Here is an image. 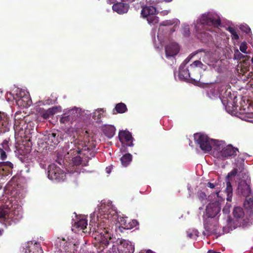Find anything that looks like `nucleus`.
Wrapping results in <instances>:
<instances>
[{
    "label": "nucleus",
    "instance_id": "nucleus-1",
    "mask_svg": "<svg viewBox=\"0 0 253 253\" xmlns=\"http://www.w3.org/2000/svg\"><path fill=\"white\" fill-rule=\"evenodd\" d=\"M89 226L93 236L99 244L100 251H103L110 242L113 241L112 227L116 220L125 229H131L126 219L119 217L115 208L109 200H103L94 212L90 215Z\"/></svg>",
    "mask_w": 253,
    "mask_h": 253
},
{
    "label": "nucleus",
    "instance_id": "nucleus-2",
    "mask_svg": "<svg viewBox=\"0 0 253 253\" xmlns=\"http://www.w3.org/2000/svg\"><path fill=\"white\" fill-rule=\"evenodd\" d=\"M220 200L214 203H210L207 207L206 214L207 218L204 219V227L209 234H220L221 227L217 224L216 219L214 217L220 211Z\"/></svg>",
    "mask_w": 253,
    "mask_h": 253
},
{
    "label": "nucleus",
    "instance_id": "nucleus-3",
    "mask_svg": "<svg viewBox=\"0 0 253 253\" xmlns=\"http://www.w3.org/2000/svg\"><path fill=\"white\" fill-rule=\"evenodd\" d=\"M238 149L231 145H226L224 142L217 141L214 143L213 156L217 159L224 160L237 154Z\"/></svg>",
    "mask_w": 253,
    "mask_h": 253
},
{
    "label": "nucleus",
    "instance_id": "nucleus-4",
    "mask_svg": "<svg viewBox=\"0 0 253 253\" xmlns=\"http://www.w3.org/2000/svg\"><path fill=\"white\" fill-rule=\"evenodd\" d=\"M220 24L219 16L215 12H210L203 14L200 18L197 20L195 25L196 30L200 33V30L204 25L212 26L216 27Z\"/></svg>",
    "mask_w": 253,
    "mask_h": 253
},
{
    "label": "nucleus",
    "instance_id": "nucleus-5",
    "mask_svg": "<svg viewBox=\"0 0 253 253\" xmlns=\"http://www.w3.org/2000/svg\"><path fill=\"white\" fill-rule=\"evenodd\" d=\"M56 163L61 166V168L58 167L55 164H52L49 166L48 170V177L49 179L52 180H60L63 177V170L62 168H63V158L62 154L57 153Z\"/></svg>",
    "mask_w": 253,
    "mask_h": 253
},
{
    "label": "nucleus",
    "instance_id": "nucleus-6",
    "mask_svg": "<svg viewBox=\"0 0 253 253\" xmlns=\"http://www.w3.org/2000/svg\"><path fill=\"white\" fill-rule=\"evenodd\" d=\"M194 137L196 143L205 152H210L212 148L213 149L215 142L218 141L210 139L207 135L201 133L195 134Z\"/></svg>",
    "mask_w": 253,
    "mask_h": 253
},
{
    "label": "nucleus",
    "instance_id": "nucleus-7",
    "mask_svg": "<svg viewBox=\"0 0 253 253\" xmlns=\"http://www.w3.org/2000/svg\"><path fill=\"white\" fill-rule=\"evenodd\" d=\"M21 217L22 215H15V211L0 207V222L6 226L15 224Z\"/></svg>",
    "mask_w": 253,
    "mask_h": 253
},
{
    "label": "nucleus",
    "instance_id": "nucleus-8",
    "mask_svg": "<svg viewBox=\"0 0 253 253\" xmlns=\"http://www.w3.org/2000/svg\"><path fill=\"white\" fill-rule=\"evenodd\" d=\"M134 246L128 240H121L118 245H114L108 253H133Z\"/></svg>",
    "mask_w": 253,
    "mask_h": 253
},
{
    "label": "nucleus",
    "instance_id": "nucleus-9",
    "mask_svg": "<svg viewBox=\"0 0 253 253\" xmlns=\"http://www.w3.org/2000/svg\"><path fill=\"white\" fill-rule=\"evenodd\" d=\"M221 95L220 99L222 103L225 106L226 110L230 111V108L232 106V109L233 110L235 106L233 103L235 102V99L236 98L233 94H232L230 89L226 88V86L222 85Z\"/></svg>",
    "mask_w": 253,
    "mask_h": 253
},
{
    "label": "nucleus",
    "instance_id": "nucleus-10",
    "mask_svg": "<svg viewBox=\"0 0 253 253\" xmlns=\"http://www.w3.org/2000/svg\"><path fill=\"white\" fill-rule=\"evenodd\" d=\"M13 164L9 162H0V189L7 180V177H10L12 173Z\"/></svg>",
    "mask_w": 253,
    "mask_h": 253
},
{
    "label": "nucleus",
    "instance_id": "nucleus-11",
    "mask_svg": "<svg viewBox=\"0 0 253 253\" xmlns=\"http://www.w3.org/2000/svg\"><path fill=\"white\" fill-rule=\"evenodd\" d=\"M156 9L154 6H146L141 10V16L146 18L149 24L155 25L159 21L158 17L156 16Z\"/></svg>",
    "mask_w": 253,
    "mask_h": 253
},
{
    "label": "nucleus",
    "instance_id": "nucleus-12",
    "mask_svg": "<svg viewBox=\"0 0 253 253\" xmlns=\"http://www.w3.org/2000/svg\"><path fill=\"white\" fill-rule=\"evenodd\" d=\"M180 22L177 19H174L172 20H166L162 22L159 27L157 38L158 40L161 42V40L163 37V32L164 30H168L167 28H165L164 26L174 25L173 28H175V27L179 24ZM175 29H173L172 32L175 31Z\"/></svg>",
    "mask_w": 253,
    "mask_h": 253
},
{
    "label": "nucleus",
    "instance_id": "nucleus-13",
    "mask_svg": "<svg viewBox=\"0 0 253 253\" xmlns=\"http://www.w3.org/2000/svg\"><path fill=\"white\" fill-rule=\"evenodd\" d=\"M77 147V150L74 151V152H76L77 154H80L79 156H77L73 158V161L75 165H79L81 163L82 161V155H85L86 151L88 150V148L86 146H84V144L82 143H79Z\"/></svg>",
    "mask_w": 253,
    "mask_h": 253
},
{
    "label": "nucleus",
    "instance_id": "nucleus-14",
    "mask_svg": "<svg viewBox=\"0 0 253 253\" xmlns=\"http://www.w3.org/2000/svg\"><path fill=\"white\" fill-rule=\"evenodd\" d=\"M23 248L21 253H43V251L39 243L29 242Z\"/></svg>",
    "mask_w": 253,
    "mask_h": 253
},
{
    "label": "nucleus",
    "instance_id": "nucleus-15",
    "mask_svg": "<svg viewBox=\"0 0 253 253\" xmlns=\"http://www.w3.org/2000/svg\"><path fill=\"white\" fill-rule=\"evenodd\" d=\"M75 222L73 225L72 230L77 229L78 230H84L87 225V220L86 216L84 215H76V219H74Z\"/></svg>",
    "mask_w": 253,
    "mask_h": 253
},
{
    "label": "nucleus",
    "instance_id": "nucleus-16",
    "mask_svg": "<svg viewBox=\"0 0 253 253\" xmlns=\"http://www.w3.org/2000/svg\"><path fill=\"white\" fill-rule=\"evenodd\" d=\"M80 111V108L76 107L66 109V112L64 113V122L67 120H75L77 118H79Z\"/></svg>",
    "mask_w": 253,
    "mask_h": 253
},
{
    "label": "nucleus",
    "instance_id": "nucleus-17",
    "mask_svg": "<svg viewBox=\"0 0 253 253\" xmlns=\"http://www.w3.org/2000/svg\"><path fill=\"white\" fill-rule=\"evenodd\" d=\"M179 50V47L176 42H170L165 48L167 58H169L177 54Z\"/></svg>",
    "mask_w": 253,
    "mask_h": 253
},
{
    "label": "nucleus",
    "instance_id": "nucleus-18",
    "mask_svg": "<svg viewBox=\"0 0 253 253\" xmlns=\"http://www.w3.org/2000/svg\"><path fill=\"white\" fill-rule=\"evenodd\" d=\"M119 138L122 144H126L128 146H132V137L130 133L126 130H122L119 133Z\"/></svg>",
    "mask_w": 253,
    "mask_h": 253
},
{
    "label": "nucleus",
    "instance_id": "nucleus-19",
    "mask_svg": "<svg viewBox=\"0 0 253 253\" xmlns=\"http://www.w3.org/2000/svg\"><path fill=\"white\" fill-rule=\"evenodd\" d=\"M222 86L220 84H216L213 87H210L207 90V95L211 99H214L219 97L221 95Z\"/></svg>",
    "mask_w": 253,
    "mask_h": 253
},
{
    "label": "nucleus",
    "instance_id": "nucleus-20",
    "mask_svg": "<svg viewBox=\"0 0 253 253\" xmlns=\"http://www.w3.org/2000/svg\"><path fill=\"white\" fill-rule=\"evenodd\" d=\"M128 9V4L123 2H117L115 3L112 6L113 10L119 14L126 13Z\"/></svg>",
    "mask_w": 253,
    "mask_h": 253
},
{
    "label": "nucleus",
    "instance_id": "nucleus-21",
    "mask_svg": "<svg viewBox=\"0 0 253 253\" xmlns=\"http://www.w3.org/2000/svg\"><path fill=\"white\" fill-rule=\"evenodd\" d=\"M56 108H49L47 110H44L40 107L36 109V111L38 113L39 115L44 120L48 119L50 116L54 114L56 112Z\"/></svg>",
    "mask_w": 253,
    "mask_h": 253
},
{
    "label": "nucleus",
    "instance_id": "nucleus-22",
    "mask_svg": "<svg viewBox=\"0 0 253 253\" xmlns=\"http://www.w3.org/2000/svg\"><path fill=\"white\" fill-rule=\"evenodd\" d=\"M238 189L239 192L246 198L251 196L252 194L250 185L244 181H242L239 183Z\"/></svg>",
    "mask_w": 253,
    "mask_h": 253
},
{
    "label": "nucleus",
    "instance_id": "nucleus-23",
    "mask_svg": "<svg viewBox=\"0 0 253 253\" xmlns=\"http://www.w3.org/2000/svg\"><path fill=\"white\" fill-rule=\"evenodd\" d=\"M44 140H45V143L47 145H50L53 147H55L60 142L58 136H56V134L55 133L48 134L47 135L45 136Z\"/></svg>",
    "mask_w": 253,
    "mask_h": 253
},
{
    "label": "nucleus",
    "instance_id": "nucleus-24",
    "mask_svg": "<svg viewBox=\"0 0 253 253\" xmlns=\"http://www.w3.org/2000/svg\"><path fill=\"white\" fill-rule=\"evenodd\" d=\"M68 240L69 242L66 243V246H64V251L66 253H75V251H77L78 242L73 238H72L71 240L69 238Z\"/></svg>",
    "mask_w": 253,
    "mask_h": 253
},
{
    "label": "nucleus",
    "instance_id": "nucleus-25",
    "mask_svg": "<svg viewBox=\"0 0 253 253\" xmlns=\"http://www.w3.org/2000/svg\"><path fill=\"white\" fill-rule=\"evenodd\" d=\"M179 79L181 81H187L190 77V74L187 68L184 67L181 69V66L179 67Z\"/></svg>",
    "mask_w": 253,
    "mask_h": 253
},
{
    "label": "nucleus",
    "instance_id": "nucleus-26",
    "mask_svg": "<svg viewBox=\"0 0 253 253\" xmlns=\"http://www.w3.org/2000/svg\"><path fill=\"white\" fill-rule=\"evenodd\" d=\"M104 134L109 138H112L115 134L116 128L112 125H105L103 128Z\"/></svg>",
    "mask_w": 253,
    "mask_h": 253
},
{
    "label": "nucleus",
    "instance_id": "nucleus-27",
    "mask_svg": "<svg viewBox=\"0 0 253 253\" xmlns=\"http://www.w3.org/2000/svg\"><path fill=\"white\" fill-rule=\"evenodd\" d=\"M79 114V118L81 120L83 121H85L89 120L92 114L90 113V111L88 110H82L80 108V111Z\"/></svg>",
    "mask_w": 253,
    "mask_h": 253
},
{
    "label": "nucleus",
    "instance_id": "nucleus-28",
    "mask_svg": "<svg viewBox=\"0 0 253 253\" xmlns=\"http://www.w3.org/2000/svg\"><path fill=\"white\" fill-rule=\"evenodd\" d=\"M131 160L132 156L130 154H126L121 158L122 165L124 167L127 166L129 164Z\"/></svg>",
    "mask_w": 253,
    "mask_h": 253
},
{
    "label": "nucleus",
    "instance_id": "nucleus-29",
    "mask_svg": "<svg viewBox=\"0 0 253 253\" xmlns=\"http://www.w3.org/2000/svg\"><path fill=\"white\" fill-rule=\"evenodd\" d=\"M232 187L229 181L226 182L225 192L227 194L226 199L228 201H231L232 197Z\"/></svg>",
    "mask_w": 253,
    "mask_h": 253
},
{
    "label": "nucleus",
    "instance_id": "nucleus-30",
    "mask_svg": "<svg viewBox=\"0 0 253 253\" xmlns=\"http://www.w3.org/2000/svg\"><path fill=\"white\" fill-rule=\"evenodd\" d=\"M233 213L234 217L237 218H242L244 215V212L243 209L239 207L234 208Z\"/></svg>",
    "mask_w": 253,
    "mask_h": 253
},
{
    "label": "nucleus",
    "instance_id": "nucleus-31",
    "mask_svg": "<svg viewBox=\"0 0 253 253\" xmlns=\"http://www.w3.org/2000/svg\"><path fill=\"white\" fill-rule=\"evenodd\" d=\"M244 206L247 209L252 210L253 209V199L252 197L246 198L244 203Z\"/></svg>",
    "mask_w": 253,
    "mask_h": 253
},
{
    "label": "nucleus",
    "instance_id": "nucleus-32",
    "mask_svg": "<svg viewBox=\"0 0 253 253\" xmlns=\"http://www.w3.org/2000/svg\"><path fill=\"white\" fill-rule=\"evenodd\" d=\"M115 109L118 113H124L127 110L126 105L123 103H120L116 105Z\"/></svg>",
    "mask_w": 253,
    "mask_h": 253
},
{
    "label": "nucleus",
    "instance_id": "nucleus-33",
    "mask_svg": "<svg viewBox=\"0 0 253 253\" xmlns=\"http://www.w3.org/2000/svg\"><path fill=\"white\" fill-rule=\"evenodd\" d=\"M103 113L104 110L103 109H98L92 113V117L94 120H98L103 116Z\"/></svg>",
    "mask_w": 253,
    "mask_h": 253
},
{
    "label": "nucleus",
    "instance_id": "nucleus-34",
    "mask_svg": "<svg viewBox=\"0 0 253 253\" xmlns=\"http://www.w3.org/2000/svg\"><path fill=\"white\" fill-rule=\"evenodd\" d=\"M190 68H194L195 67H199L204 70H206L207 69V66L203 64L200 61L196 60L194 61L190 66Z\"/></svg>",
    "mask_w": 253,
    "mask_h": 253
},
{
    "label": "nucleus",
    "instance_id": "nucleus-35",
    "mask_svg": "<svg viewBox=\"0 0 253 253\" xmlns=\"http://www.w3.org/2000/svg\"><path fill=\"white\" fill-rule=\"evenodd\" d=\"M187 236L190 238L196 239L199 235V232L195 229H190L187 232Z\"/></svg>",
    "mask_w": 253,
    "mask_h": 253
},
{
    "label": "nucleus",
    "instance_id": "nucleus-36",
    "mask_svg": "<svg viewBox=\"0 0 253 253\" xmlns=\"http://www.w3.org/2000/svg\"><path fill=\"white\" fill-rule=\"evenodd\" d=\"M0 148H2V150H6L7 151H10V148L8 145V141L6 140H4L1 145H0Z\"/></svg>",
    "mask_w": 253,
    "mask_h": 253
},
{
    "label": "nucleus",
    "instance_id": "nucleus-37",
    "mask_svg": "<svg viewBox=\"0 0 253 253\" xmlns=\"http://www.w3.org/2000/svg\"><path fill=\"white\" fill-rule=\"evenodd\" d=\"M244 57V55L241 54L237 48L234 49V59L240 60Z\"/></svg>",
    "mask_w": 253,
    "mask_h": 253
},
{
    "label": "nucleus",
    "instance_id": "nucleus-38",
    "mask_svg": "<svg viewBox=\"0 0 253 253\" xmlns=\"http://www.w3.org/2000/svg\"><path fill=\"white\" fill-rule=\"evenodd\" d=\"M198 197L199 199L201 201V202H204L206 201V195L205 193L200 191L197 194Z\"/></svg>",
    "mask_w": 253,
    "mask_h": 253
},
{
    "label": "nucleus",
    "instance_id": "nucleus-39",
    "mask_svg": "<svg viewBox=\"0 0 253 253\" xmlns=\"http://www.w3.org/2000/svg\"><path fill=\"white\" fill-rule=\"evenodd\" d=\"M247 44L245 42H242L240 46V50L244 53H247Z\"/></svg>",
    "mask_w": 253,
    "mask_h": 253
},
{
    "label": "nucleus",
    "instance_id": "nucleus-40",
    "mask_svg": "<svg viewBox=\"0 0 253 253\" xmlns=\"http://www.w3.org/2000/svg\"><path fill=\"white\" fill-rule=\"evenodd\" d=\"M6 151V150H2V148H0V159L2 161H4L7 158Z\"/></svg>",
    "mask_w": 253,
    "mask_h": 253
},
{
    "label": "nucleus",
    "instance_id": "nucleus-41",
    "mask_svg": "<svg viewBox=\"0 0 253 253\" xmlns=\"http://www.w3.org/2000/svg\"><path fill=\"white\" fill-rule=\"evenodd\" d=\"M240 28L242 31L246 33H249L251 32V29L247 25H242Z\"/></svg>",
    "mask_w": 253,
    "mask_h": 253
},
{
    "label": "nucleus",
    "instance_id": "nucleus-42",
    "mask_svg": "<svg viewBox=\"0 0 253 253\" xmlns=\"http://www.w3.org/2000/svg\"><path fill=\"white\" fill-rule=\"evenodd\" d=\"M28 99L27 97H21L20 98H19L17 100V103L18 105H20V106H26L28 104L27 103H23V101H25L24 100V99Z\"/></svg>",
    "mask_w": 253,
    "mask_h": 253
},
{
    "label": "nucleus",
    "instance_id": "nucleus-43",
    "mask_svg": "<svg viewBox=\"0 0 253 253\" xmlns=\"http://www.w3.org/2000/svg\"><path fill=\"white\" fill-rule=\"evenodd\" d=\"M192 57V56L188 57L183 62V63L180 65L181 69L186 67V64L189 62Z\"/></svg>",
    "mask_w": 253,
    "mask_h": 253
},
{
    "label": "nucleus",
    "instance_id": "nucleus-44",
    "mask_svg": "<svg viewBox=\"0 0 253 253\" xmlns=\"http://www.w3.org/2000/svg\"><path fill=\"white\" fill-rule=\"evenodd\" d=\"M210 56V54H207L203 57V61L205 63L209 65H211V62L209 60L208 58Z\"/></svg>",
    "mask_w": 253,
    "mask_h": 253
},
{
    "label": "nucleus",
    "instance_id": "nucleus-45",
    "mask_svg": "<svg viewBox=\"0 0 253 253\" xmlns=\"http://www.w3.org/2000/svg\"><path fill=\"white\" fill-rule=\"evenodd\" d=\"M230 207L231 206L230 205L226 204L225 207L223 209V212L225 214L229 213Z\"/></svg>",
    "mask_w": 253,
    "mask_h": 253
},
{
    "label": "nucleus",
    "instance_id": "nucleus-46",
    "mask_svg": "<svg viewBox=\"0 0 253 253\" xmlns=\"http://www.w3.org/2000/svg\"><path fill=\"white\" fill-rule=\"evenodd\" d=\"M58 243L61 244V242L60 240H57L56 243L55 244V246L57 247V250L55 251V253H63L62 250L60 248H58Z\"/></svg>",
    "mask_w": 253,
    "mask_h": 253
},
{
    "label": "nucleus",
    "instance_id": "nucleus-47",
    "mask_svg": "<svg viewBox=\"0 0 253 253\" xmlns=\"http://www.w3.org/2000/svg\"><path fill=\"white\" fill-rule=\"evenodd\" d=\"M128 223H129L128 224V226H131V228H132L136 226L137 225L138 222L135 220H132L131 222H128Z\"/></svg>",
    "mask_w": 253,
    "mask_h": 253
},
{
    "label": "nucleus",
    "instance_id": "nucleus-48",
    "mask_svg": "<svg viewBox=\"0 0 253 253\" xmlns=\"http://www.w3.org/2000/svg\"><path fill=\"white\" fill-rule=\"evenodd\" d=\"M228 31L231 33V35L236 32V30L233 27H229L228 28Z\"/></svg>",
    "mask_w": 253,
    "mask_h": 253
},
{
    "label": "nucleus",
    "instance_id": "nucleus-49",
    "mask_svg": "<svg viewBox=\"0 0 253 253\" xmlns=\"http://www.w3.org/2000/svg\"><path fill=\"white\" fill-rule=\"evenodd\" d=\"M231 36H232V38L234 40H238L239 38V37L238 35L237 34V32H236L234 34H232L231 35Z\"/></svg>",
    "mask_w": 253,
    "mask_h": 253
},
{
    "label": "nucleus",
    "instance_id": "nucleus-50",
    "mask_svg": "<svg viewBox=\"0 0 253 253\" xmlns=\"http://www.w3.org/2000/svg\"><path fill=\"white\" fill-rule=\"evenodd\" d=\"M4 113H1V112H0V126L1 125H3V123H2V119H3V117H4Z\"/></svg>",
    "mask_w": 253,
    "mask_h": 253
},
{
    "label": "nucleus",
    "instance_id": "nucleus-51",
    "mask_svg": "<svg viewBox=\"0 0 253 253\" xmlns=\"http://www.w3.org/2000/svg\"><path fill=\"white\" fill-rule=\"evenodd\" d=\"M207 186L209 187V188H211V189H213L215 187V185L212 183H211V182H209L207 184Z\"/></svg>",
    "mask_w": 253,
    "mask_h": 253
},
{
    "label": "nucleus",
    "instance_id": "nucleus-52",
    "mask_svg": "<svg viewBox=\"0 0 253 253\" xmlns=\"http://www.w3.org/2000/svg\"><path fill=\"white\" fill-rule=\"evenodd\" d=\"M236 171H231V172L229 173L228 174L227 176H228V177H229V176H233V175H236Z\"/></svg>",
    "mask_w": 253,
    "mask_h": 253
},
{
    "label": "nucleus",
    "instance_id": "nucleus-53",
    "mask_svg": "<svg viewBox=\"0 0 253 253\" xmlns=\"http://www.w3.org/2000/svg\"><path fill=\"white\" fill-rule=\"evenodd\" d=\"M185 34L187 35L189 34V30L188 26L185 28Z\"/></svg>",
    "mask_w": 253,
    "mask_h": 253
},
{
    "label": "nucleus",
    "instance_id": "nucleus-54",
    "mask_svg": "<svg viewBox=\"0 0 253 253\" xmlns=\"http://www.w3.org/2000/svg\"><path fill=\"white\" fill-rule=\"evenodd\" d=\"M140 253H155L151 250L141 251Z\"/></svg>",
    "mask_w": 253,
    "mask_h": 253
},
{
    "label": "nucleus",
    "instance_id": "nucleus-55",
    "mask_svg": "<svg viewBox=\"0 0 253 253\" xmlns=\"http://www.w3.org/2000/svg\"><path fill=\"white\" fill-rule=\"evenodd\" d=\"M169 10H164L161 12V14L163 15H167L169 13Z\"/></svg>",
    "mask_w": 253,
    "mask_h": 253
},
{
    "label": "nucleus",
    "instance_id": "nucleus-56",
    "mask_svg": "<svg viewBox=\"0 0 253 253\" xmlns=\"http://www.w3.org/2000/svg\"><path fill=\"white\" fill-rule=\"evenodd\" d=\"M106 172H107L108 173H110L111 170V167H107V168H106Z\"/></svg>",
    "mask_w": 253,
    "mask_h": 253
},
{
    "label": "nucleus",
    "instance_id": "nucleus-57",
    "mask_svg": "<svg viewBox=\"0 0 253 253\" xmlns=\"http://www.w3.org/2000/svg\"><path fill=\"white\" fill-rule=\"evenodd\" d=\"M60 122L61 124H63V116L60 117Z\"/></svg>",
    "mask_w": 253,
    "mask_h": 253
},
{
    "label": "nucleus",
    "instance_id": "nucleus-58",
    "mask_svg": "<svg viewBox=\"0 0 253 253\" xmlns=\"http://www.w3.org/2000/svg\"><path fill=\"white\" fill-rule=\"evenodd\" d=\"M219 193H220V191H218V192H216L215 193V195L216 196V197L217 198L219 197Z\"/></svg>",
    "mask_w": 253,
    "mask_h": 253
},
{
    "label": "nucleus",
    "instance_id": "nucleus-59",
    "mask_svg": "<svg viewBox=\"0 0 253 253\" xmlns=\"http://www.w3.org/2000/svg\"><path fill=\"white\" fill-rule=\"evenodd\" d=\"M110 3H113L116 1V0H108Z\"/></svg>",
    "mask_w": 253,
    "mask_h": 253
},
{
    "label": "nucleus",
    "instance_id": "nucleus-60",
    "mask_svg": "<svg viewBox=\"0 0 253 253\" xmlns=\"http://www.w3.org/2000/svg\"><path fill=\"white\" fill-rule=\"evenodd\" d=\"M208 253H217V252H215L214 251H209Z\"/></svg>",
    "mask_w": 253,
    "mask_h": 253
},
{
    "label": "nucleus",
    "instance_id": "nucleus-61",
    "mask_svg": "<svg viewBox=\"0 0 253 253\" xmlns=\"http://www.w3.org/2000/svg\"><path fill=\"white\" fill-rule=\"evenodd\" d=\"M3 232V230L0 229V236H1Z\"/></svg>",
    "mask_w": 253,
    "mask_h": 253
},
{
    "label": "nucleus",
    "instance_id": "nucleus-62",
    "mask_svg": "<svg viewBox=\"0 0 253 253\" xmlns=\"http://www.w3.org/2000/svg\"><path fill=\"white\" fill-rule=\"evenodd\" d=\"M172 0H164V1L166 2H171Z\"/></svg>",
    "mask_w": 253,
    "mask_h": 253
},
{
    "label": "nucleus",
    "instance_id": "nucleus-63",
    "mask_svg": "<svg viewBox=\"0 0 253 253\" xmlns=\"http://www.w3.org/2000/svg\"><path fill=\"white\" fill-rule=\"evenodd\" d=\"M198 38L199 39H202V36H198Z\"/></svg>",
    "mask_w": 253,
    "mask_h": 253
},
{
    "label": "nucleus",
    "instance_id": "nucleus-64",
    "mask_svg": "<svg viewBox=\"0 0 253 253\" xmlns=\"http://www.w3.org/2000/svg\"><path fill=\"white\" fill-rule=\"evenodd\" d=\"M251 60H252V62L253 63V57L252 58Z\"/></svg>",
    "mask_w": 253,
    "mask_h": 253
}]
</instances>
